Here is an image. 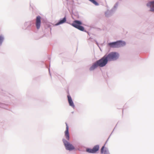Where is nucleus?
Here are the masks:
<instances>
[{"label":"nucleus","mask_w":154,"mask_h":154,"mask_svg":"<svg viewBox=\"0 0 154 154\" xmlns=\"http://www.w3.org/2000/svg\"><path fill=\"white\" fill-rule=\"evenodd\" d=\"M4 38L2 36H0V45H1L2 42Z\"/></svg>","instance_id":"obj_13"},{"label":"nucleus","mask_w":154,"mask_h":154,"mask_svg":"<svg viewBox=\"0 0 154 154\" xmlns=\"http://www.w3.org/2000/svg\"><path fill=\"white\" fill-rule=\"evenodd\" d=\"M68 100L69 105L73 107H74V105L72 101V98L69 95L67 96Z\"/></svg>","instance_id":"obj_10"},{"label":"nucleus","mask_w":154,"mask_h":154,"mask_svg":"<svg viewBox=\"0 0 154 154\" xmlns=\"http://www.w3.org/2000/svg\"><path fill=\"white\" fill-rule=\"evenodd\" d=\"M99 148L98 145L95 146L92 149H86V151L89 153H95L98 150Z\"/></svg>","instance_id":"obj_6"},{"label":"nucleus","mask_w":154,"mask_h":154,"mask_svg":"<svg viewBox=\"0 0 154 154\" xmlns=\"http://www.w3.org/2000/svg\"><path fill=\"white\" fill-rule=\"evenodd\" d=\"M66 128V130L65 131V135L66 137V138L68 140H69V127L68 125L66 123H65Z\"/></svg>","instance_id":"obj_8"},{"label":"nucleus","mask_w":154,"mask_h":154,"mask_svg":"<svg viewBox=\"0 0 154 154\" xmlns=\"http://www.w3.org/2000/svg\"><path fill=\"white\" fill-rule=\"evenodd\" d=\"M108 61L115 60L117 59L119 56V54L116 52H111L105 55Z\"/></svg>","instance_id":"obj_2"},{"label":"nucleus","mask_w":154,"mask_h":154,"mask_svg":"<svg viewBox=\"0 0 154 154\" xmlns=\"http://www.w3.org/2000/svg\"><path fill=\"white\" fill-rule=\"evenodd\" d=\"M63 141L66 149L72 150L74 149L75 148L74 146L65 140H63Z\"/></svg>","instance_id":"obj_5"},{"label":"nucleus","mask_w":154,"mask_h":154,"mask_svg":"<svg viewBox=\"0 0 154 154\" xmlns=\"http://www.w3.org/2000/svg\"><path fill=\"white\" fill-rule=\"evenodd\" d=\"M41 17L40 16H38L36 17V20L35 25L37 29L40 28L41 25Z\"/></svg>","instance_id":"obj_7"},{"label":"nucleus","mask_w":154,"mask_h":154,"mask_svg":"<svg viewBox=\"0 0 154 154\" xmlns=\"http://www.w3.org/2000/svg\"><path fill=\"white\" fill-rule=\"evenodd\" d=\"M101 153L102 154H109L107 149L104 146L102 147L101 149Z\"/></svg>","instance_id":"obj_11"},{"label":"nucleus","mask_w":154,"mask_h":154,"mask_svg":"<svg viewBox=\"0 0 154 154\" xmlns=\"http://www.w3.org/2000/svg\"><path fill=\"white\" fill-rule=\"evenodd\" d=\"M125 42L119 41L115 42L110 43L108 45L110 47L113 48H116L121 47L125 45Z\"/></svg>","instance_id":"obj_4"},{"label":"nucleus","mask_w":154,"mask_h":154,"mask_svg":"<svg viewBox=\"0 0 154 154\" xmlns=\"http://www.w3.org/2000/svg\"><path fill=\"white\" fill-rule=\"evenodd\" d=\"M147 5L151 8L150 11H154V1L148 3Z\"/></svg>","instance_id":"obj_9"},{"label":"nucleus","mask_w":154,"mask_h":154,"mask_svg":"<svg viewBox=\"0 0 154 154\" xmlns=\"http://www.w3.org/2000/svg\"><path fill=\"white\" fill-rule=\"evenodd\" d=\"M66 18L65 17L63 18V19L60 20V21L56 24V25H59L65 22H66Z\"/></svg>","instance_id":"obj_12"},{"label":"nucleus","mask_w":154,"mask_h":154,"mask_svg":"<svg viewBox=\"0 0 154 154\" xmlns=\"http://www.w3.org/2000/svg\"><path fill=\"white\" fill-rule=\"evenodd\" d=\"M82 24V23L81 21L77 20L73 21L72 23L71 24L72 26L79 30L81 31H84V28L81 26Z\"/></svg>","instance_id":"obj_3"},{"label":"nucleus","mask_w":154,"mask_h":154,"mask_svg":"<svg viewBox=\"0 0 154 154\" xmlns=\"http://www.w3.org/2000/svg\"><path fill=\"white\" fill-rule=\"evenodd\" d=\"M108 62L107 60L104 55L100 59L94 63L90 67L89 70L90 71H92L98 66L100 67H104L107 64Z\"/></svg>","instance_id":"obj_1"}]
</instances>
